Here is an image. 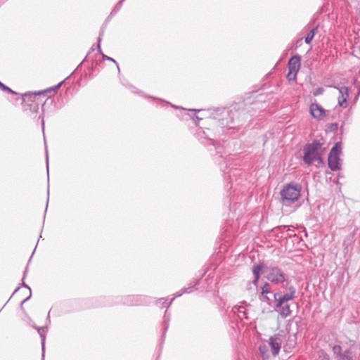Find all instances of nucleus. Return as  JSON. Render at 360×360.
Segmentation results:
<instances>
[{
	"label": "nucleus",
	"mask_w": 360,
	"mask_h": 360,
	"mask_svg": "<svg viewBox=\"0 0 360 360\" xmlns=\"http://www.w3.org/2000/svg\"><path fill=\"white\" fill-rule=\"evenodd\" d=\"M302 186L300 184L291 182L283 186L281 191V201L283 205L290 206L297 201L300 197Z\"/></svg>",
	"instance_id": "obj_1"
},
{
	"label": "nucleus",
	"mask_w": 360,
	"mask_h": 360,
	"mask_svg": "<svg viewBox=\"0 0 360 360\" xmlns=\"http://www.w3.org/2000/svg\"><path fill=\"white\" fill-rule=\"evenodd\" d=\"M321 143L318 141H314L311 143L306 144L303 148V161L307 165L314 162L323 163L321 153L320 152Z\"/></svg>",
	"instance_id": "obj_2"
},
{
	"label": "nucleus",
	"mask_w": 360,
	"mask_h": 360,
	"mask_svg": "<svg viewBox=\"0 0 360 360\" xmlns=\"http://www.w3.org/2000/svg\"><path fill=\"white\" fill-rule=\"evenodd\" d=\"M340 153L341 144L340 143H336L330 150L328 158V167L332 171H338L341 168Z\"/></svg>",
	"instance_id": "obj_3"
},
{
	"label": "nucleus",
	"mask_w": 360,
	"mask_h": 360,
	"mask_svg": "<svg viewBox=\"0 0 360 360\" xmlns=\"http://www.w3.org/2000/svg\"><path fill=\"white\" fill-rule=\"evenodd\" d=\"M266 278L274 284L283 283L286 281V275L278 266H269L265 269Z\"/></svg>",
	"instance_id": "obj_4"
},
{
	"label": "nucleus",
	"mask_w": 360,
	"mask_h": 360,
	"mask_svg": "<svg viewBox=\"0 0 360 360\" xmlns=\"http://www.w3.org/2000/svg\"><path fill=\"white\" fill-rule=\"evenodd\" d=\"M285 340L283 331H280L271 336L268 340L273 356H276L281 350V345Z\"/></svg>",
	"instance_id": "obj_5"
},
{
	"label": "nucleus",
	"mask_w": 360,
	"mask_h": 360,
	"mask_svg": "<svg viewBox=\"0 0 360 360\" xmlns=\"http://www.w3.org/2000/svg\"><path fill=\"white\" fill-rule=\"evenodd\" d=\"M213 117L214 119L219 120L222 127H229L233 122L232 118L230 117V112L225 108L214 110Z\"/></svg>",
	"instance_id": "obj_6"
},
{
	"label": "nucleus",
	"mask_w": 360,
	"mask_h": 360,
	"mask_svg": "<svg viewBox=\"0 0 360 360\" xmlns=\"http://www.w3.org/2000/svg\"><path fill=\"white\" fill-rule=\"evenodd\" d=\"M295 288L291 285L288 288V292L283 295H281L279 292H276L274 295V297L276 302H278V306H281L283 304L292 300L295 297Z\"/></svg>",
	"instance_id": "obj_7"
},
{
	"label": "nucleus",
	"mask_w": 360,
	"mask_h": 360,
	"mask_svg": "<svg viewBox=\"0 0 360 360\" xmlns=\"http://www.w3.org/2000/svg\"><path fill=\"white\" fill-rule=\"evenodd\" d=\"M309 111L311 116L318 120H321L326 115V110L317 103H313L310 105Z\"/></svg>",
	"instance_id": "obj_8"
},
{
	"label": "nucleus",
	"mask_w": 360,
	"mask_h": 360,
	"mask_svg": "<svg viewBox=\"0 0 360 360\" xmlns=\"http://www.w3.org/2000/svg\"><path fill=\"white\" fill-rule=\"evenodd\" d=\"M269 266H267L265 264H255L252 267V273L255 276V278L254 280L252 281V283L254 285L257 286V283H258V281H259V279L260 278V275L262 273H264L265 274V269L266 268H268Z\"/></svg>",
	"instance_id": "obj_9"
},
{
	"label": "nucleus",
	"mask_w": 360,
	"mask_h": 360,
	"mask_svg": "<svg viewBox=\"0 0 360 360\" xmlns=\"http://www.w3.org/2000/svg\"><path fill=\"white\" fill-rule=\"evenodd\" d=\"M339 89L340 96H338V105L340 107L346 108L347 101L349 98V88L341 86Z\"/></svg>",
	"instance_id": "obj_10"
},
{
	"label": "nucleus",
	"mask_w": 360,
	"mask_h": 360,
	"mask_svg": "<svg viewBox=\"0 0 360 360\" xmlns=\"http://www.w3.org/2000/svg\"><path fill=\"white\" fill-rule=\"evenodd\" d=\"M276 302V309L282 318H286L290 316L292 311L290 309V306L288 302L283 304L281 306H278V302Z\"/></svg>",
	"instance_id": "obj_11"
},
{
	"label": "nucleus",
	"mask_w": 360,
	"mask_h": 360,
	"mask_svg": "<svg viewBox=\"0 0 360 360\" xmlns=\"http://www.w3.org/2000/svg\"><path fill=\"white\" fill-rule=\"evenodd\" d=\"M300 65V57L298 56H292L288 61V70L292 71V72H298Z\"/></svg>",
	"instance_id": "obj_12"
},
{
	"label": "nucleus",
	"mask_w": 360,
	"mask_h": 360,
	"mask_svg": "<svg viewBox=\"0 0 360 360\" xmlns=\"http://www.w3.org/2000/svg\"><path fill=\"white\" fill-rule=\"evenodd\" d=\"M198 284V282L197 281H193L192 283H190V285L189 287L188 288H182L179 292H177L176 294H175V297H173L171 301L169 302V303L168 304L167 307H169L172 302H173V300H174L175 297H180L184 293H189L192 291V289Z\"/></svg>",
	"instance_id": "obj_13"
},
{
	"label": "nucleus",
	"mask_w": 360,
	"mask_h": 360,
	"mask_svg": "<svg viewBox=\"0 0 360 360\" xmlns=\"http://www.w3.org/2000/svg\"><path fill=\"white\" fill-rule=\"evenodd\" d=\"M34 328L37 330V332L39 335L41 337V347H42V360H44V345H45V338H46V330L44 328H39L37 326H33Z\"/></svg>",
	"instance_id": "obj_14"
},
{
	"label": "nucleus",
	"mask_w": 360,
	"mask_h": 360,
	"mask_svg": "<svg viewBox=\"0 0 360 360\" xmlns=\"http://www.w3.org/2000/svg\"><path fill=\"white\" fill-rule=\"evenodd\" d=\"M142 299H143V297H142L141 296H134V295L128 296L126 298L124 303L128 305H137V304H141Z\"/></svg>",
	"instance_id": "obj_15"
},
{
	"label": "nucleus",
	"mask_w": 360,
	"mask_h": 360,
	"mask_svg": "<svg viewBox=\"0 0 360 360\" xmlns=\"http://www.w3.org/2000/svg\"><path fill=\"white\" fill-rule=\"evenodd\" d=\"M102 34H103V32L99 34V37H98V44H97L98 51L100 53V54L102 56V57H103V58L104 60H110V61H112L114 63H115L117 65L118 70H120V68H119V66H118L117 62L113 58H112L105 55L102 52V51H101V41L102 40Z\"/></svg>",
	"instance_id": "obj_16"
},
{
	"label": "nucleus",
	"mask_w": 360,
	"mask_h": 360,
	"mask_svg": "<svg viewBox=\"0 0 360 360\" xmlns=\"http://www.w3.org/2000/svg\"><path fill=\"white\" fill-rule=\"evenodd\" d=\"M44 94V91H38V92H34V93H31V92H28V93H25L24 95H23V98H22V100L23 101H25L26 99L27 98L28 101H34V98L36 97V96L37 95H41Z\"/></svg>",
	"instance_id": "obj_17"
},
{
	"label": "nucleus",
	"mask_w": 360,
	"mask_h": 360,
	"mask_svg": "<svg viewBox=\"0 0 360 360\" xmlns=\"http://www.w3.org/2000/svg\"><path fill=\"white\" fill-rule=\"evenodd\" d=\"M234 313H237L238 316L240 318H245L247 319V316L245 315V307L243 306H238V307H234L233 309Z\"/></svg>",
	"instance_id": "obj_18"
},
{
	"label": "nucleus",
	"mask_w": 360,
	"mask_h": 360,
	"mask_svg": "<svg viewBox=\"0 0 360 360\" xmlns=\"http://www.w3.org/2000/svg\"><path fill=\"white\" fill-rule=\"evenodd\" d=\"M317 30V27L313 28L307 35L305 37V43L306 44H310L312 41L316 32Z\"/></svg>",
	"instance_id": "obj_19"
},
{
	"label": "nucleus",
	"mask_w": 360,
	"mask_h": 360,
	"mask_svg": "<svg viewBox=\"0 0 360 360\" xmlns=\"http://www.w3.org/2000/svg\"><path fill=\"white\" fill-rule=\"evenodd\" d=\"M271 292V285L269 283L266 282L262 288V295H264V294H268Z\"/></svg>",
	"instance_id": "obj_20"
},
{
	"label": "nucleus",
	"mask_w": 360,
	"mask_h": 360,
	"mask_svg": "<svg viewBox=\"0 0 360 360\" xmlns=\"http://www.w3.org/2000/svg\"><path fill=\"white\" fill-rule=\"evenodd\" d=\"M342 360H354L352 354V352L350 350H346L342 353Z\"/></svg>",
	"instance_id": "obj_21"
},
{
	"label": "nucleus",
	"mask_w": 360,
	"mask_h": 360,
	"mask_svg": "<svg viewBox=\"0 0 360 360\" xmlns=\"http://www.w3.org/2000/svg\"><path fill=\"white\" fill-rule=\"evenodd\" d=\"M259 350L263 357L268 356V349L266 345H260L259 347Z\"/></svg>",
	"instance_id": "obj_22"
},
{
	"label": "nucleus",
	"mask_w": 360,
	"mask_h": 360,
	"mask_svg": "<svg viewBox=\"0 0 360 360\" xmlns=\"http://www.w3.org/2000/svg\"><path fill=\"white\" fill-rule=\"evenodd\" d=\"M333 352L340 356L341 358H342V348L340 345H335L333 347Z\"/></svg>",
	"instance_id": "obj_23"
},
{
	"label": "nucleus",
	"mask_w": 360,
	"mask_h": 360,
	"mask_svg": "<svg viewBox=\"0 0 360 360\" xmlns=\"http://www.w3.org/2000/svg\"><path fill=\"white\" fill-rule=\"evenodd\" d=\"M0 89L2 90V91H7V92H9L11 94H15L16 93L15 91H13L12 89H11L9 87H8L7 86L4 85L3 83H1L0 82Z\"/></svg>",
	"instance_id": "obj_24"
},
{
	"label": "nucleus",
	"mask_w": 360,
	"mask_h": 360,
	"mask_svg": "<svg viewBox=\"0 0 360 360\" xmlns=\"http://www.w3.org/2000/svg\"><path fill=\"white\" fill-rule=\"evenodd\" d=\"M297 72H292V71L289 70L287 77L289 81L295 80L296 79Z\"/></svg>",
	"instance_id": "obj_25"
},
{
	"label": "nucleus",
	"mask_w": 360,
	"mask_h": 360,
	"mask_svg": "<svg viewBox=\"0 0 360 360\" xmlns=\"http://www.w3.org/2000/svg\"><path fill=\"white\" fill-rule=\"evenodd\" d=\"M318 353H319V356L320 358H323V360H329L328 355L323 350H320V351H319Z\"/></svg>",
	"instance_id": "obj_26"
},
{
	"label": "nucleus",
	"mask_w": 360,
	"mask_h": 360,
	"mask_svg": "<svg viewBox=\"0 0 360 360\" xmlns=\"http://www.w3.org/2000/svg\"><path fill=\"white\" fill-rule=\"evenodd\" d=\"M260 300L263 302H266L269 304H271V300L267 296V294H264V295H261Z\"/></svg>",
	"instance_id": "obj_27"
},
{
	"label": "nucleus",
	"mask_w": 360,
	"mask_h": 360,
	"mask_svg": "<svg viewBox=\"0 0 360 360\" xmlns=\"http://www.w3.org/2000/svg\"><path fill=\"white\" fill-rule=\"evenodd\" d=\"M338 123H332L329 125L328 127V129H330V131H335L338 129Z\"/></svg>",
	"instance_id": "obj_28"
},
{
	"label": "nucleus",
	"mask_w": 360,
	"mask_h": 360,
	"mask_svg": "<svg viewBox=\"0 0 360 360\" xmlns=\"http://www.w3.org/2000/svg\"><path fill=\"white\" fill-rule=\"evenodd\" d=\"M323 92V88H318L317 89H316V91H314L313 93V95L314 96H319L320 94H322Z\"/></svg>",
	"instance_id": "obj_29"
},
{
	"label": "nucleus",
	"mask_w": 360,
	"mask_h": 360,
	"mask_svg": "<svg viewBox=\"0 0 360 360\" xmlns=\"http://www.w3.org/2000/svg\"><path fill=\"white\" fill-rule=\"evenodd\" d=\"M286 229V231L288 232V233H291V230L290 228H287L286 226H278V227H276V229Z\"/></svg>",
	"instance_id": "obj_30"
},
{
	"label": "nucleus",
	"mask_w": 360,
	"mask_h": 360,
	"mask_svg": "<svg viewBox=\"0 0 360 360\" xmlns=\"http://www.w3.org/2000/svg\"><path fill=\"white\" fill-rule=\"evenodd\" d=\"M63 83V82H60L58 84H57L56 86H54L53 88V90L54 91H57L62 85V84Z\"/></svg>",
	"instance_id": "obj_31"
},
{
	"label": "nucleus",
	"mask_w": 360,
	"mask_h": 360,
	"mask_svg": "<svg viewBox=\"0 0 360 360\" xmlns=\"http://www.w3.org/2000/svg\"><path fill=\"white\" fill-rule=\"evenodd\" d=\"M63 83V82H60L58 84H57L56 86H54L53 88V90L54 91H57L62 85V84Z\"/></svg>",
	"instance_id": "obj_32"
},
{
	"label": "nucleus",
	"mask_w": 360,
	"mask_h": 360,
	"mask_svg": "<svg viewBox=\"0 0 360 360\" xmlns=\"http://www.w3.org/2000/svg\"><path fill=\"white\" fill-rule=\"evenodd\" d=\"M31 295H32V293L30 292V294L29 295V296H28L27 298H25L23 301H22V302H21V306H22V304H24V303H25V302H27V300L31 297Z\"/></svg>",
	"instance_id": "obj_33"
},
{
	"label": "nucleus",
	"mask_w": 360,
	"mask_h": 360,
	"mask_svg": "<svg viewBox=\"0 0 360 360\" xmlns=\"http://www.w3.org/2000/svg\"><path fill=\"white\" fill-rule=\"evenodd\" d=\"M46 168H47V174L49 175V160H48V153H46Z\"/></svg>",
	"instance_id": "obj_34"
},
{
	"label": "nucleus",
	"mask_w": 360,
	"mask_h": 360,
	"mask_svg": "<svg viewBox=\"0 0 360 360\" xmlns=\"http://www.w3.org/2000/svg\"><path fill=\"white\" fill-rule=\"evenodd\" d=\"M41 127H42L43 133H44V120L43 117H41Z\"/></svg>",
	"instance_id": "obj_35"
},
{
	"label": "nucleus",
	"mask_w": 360,
	"mask_h": 360,
	"mask_svg": "<svg viewBox=\"0 0 360 360\" xmlns=\"http://www.w3.org/2000/svg\"><path fill=\"white\" fill-rule=\"evenodd\" d=\"M22 285H23L25 288H27V289L29 290L30 293L31 292V289H30V288L27 285H26L24 282L22 283Z\"/></svg>",
	"instance_id": "obj_36"
},
{
	"label": "nucleus",
	"mask_w": 360,
	"mask_h": 360,
	"mask_svg": "<svg viewBox=\"0 0 360 360\" xmlns=\"http://www.w3.org/2000/svg\"><path fill=\"white\" fill-rule=\"evenodd\" d=\"M22 285H23L25 288H27V289L29 290L30 293L31 292V289H30V288L27 285H26L24 282L22 283Z\"/></svg>",
	"instance_id": "obj_37"
},
{
	"label": "nucleus",
	"mask_w": 360,
	"mask_h": 360,
	"mask_svg": "<svg viewBox=\"0 0 360 360\" xmlns=\"http://www.w3.org/2000/svg\"><path fill=\"white\" fill-rule=\"evenodd\" d=\"M26 274H27V270L25 271L24 272V275H23V278H22V281L25 279V276H26Z\"/></svg>",
	"instance_id": "obj_38"
},
{
	"label": "nucleus",
	"mask_w": 360,
	"mask_h": 360,
	"mask_svg": "<svg viewBox=\"0 0 360 360\" xmlns=\"http://www.w3.org/2000/svg\"><path fill=\"white\" fill-rule=\"evenodd\" d=\"M292 233H287V236H288V237H292Z\"/></svg>",
	"instance_id": "obj_39"
},
{
	"label": "nucleus",
	"mask_w": 360,
	"mask_h": 360,
	"mask_svg": "<svg viewBox=\"0 0 360 360\" xmlns=\"http://www.w3.org/2000/svg\"><path fill=\"white\" fill-rule=\"evenodd\" d=\"M19 288H20L19 287H18V288H16V289L15 290V291H14L13 294H14V293H15V292L19 290Z\"/></svg>",
	"instance_id": "obj_40"
},
{
	"label": "nucleus",
	"mask_w": 360,
	"mask_h": 360,
	"mask_svg": "<svg viewBox=\"0 0 360 360\" xmlns=\"http://www.w3.org/2000/svg\"><path fill=\"white\" fill-rule=\"evenodd\" d=\"M192 111H195V112H200V110H191Z\"/></svg>",
	"instance_id": "obj_41"
},
{
	"label": "nucleus",
	"mask_w": 360,
	"mask_h": 360,
	"mask_svg": "<svg viewBox=\"0 0 360 360\" xmlns=\"http://www.w3.org/2000/svg\"><path fill=\"white\" fill-rule=\"evenodd\" d=\"M47 319H48V321H49V322H50V319H49V314H48V318H47Z\"/></svg>",
	"instance_id": "obj_42"
},
{
	"label": "nucleus",
	"mask_w": 360,
	"mask_h": 360,
	"mask_svg": "<svg viewBox=\"0 0 360 360\" xmlns=\"http://www.w3.org/2000/svg\"><path fill=\"white\" fill-rule=\"evenodd\" d=\"M196 119L200 120L201 118H199L198 116H196Z\"/></svg>",
	"instance_id": "obj_43"
},
{
	"label": "nucleus",
	"mask_w": 360,
	"mask_h": 360,
	"mask_svg": "<svg viewBox=\"0 0 360 360\" xmlns=\"http://www.w3.org/2000/svg\"><path fill=\"white\" fill-rule=\"evenodd\" d=\"M167 327H168V325H167V326H165V330H167Z\"/></svg>",
	"instance_id": "obj_44"
},
{
	"label": "nucleus",
	"mask_w": 360,
	"mask_h": 360,
	"mask_svg": "<svg viewBox=\"0 0 360 360\" xmlns=\"http://www.w3.org/2000/svg\"><path fill=\"white\" fill-rule=\"evenodd\" d=\"M48 203H49V200L46 201V205H48Z\"/></svg>",
	"instance_id": "obj_45"
}]
</instances>
